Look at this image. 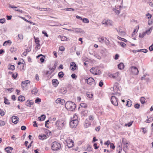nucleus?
Instances as JSON below:
<instances>
[{"label":"nucleus","mask_w":153,"mask_h":153,"mask_svg":"<svg viewBox=\"0 0 153 153\" xmlns=\"http://www.w3.org/2000/svg\"><path fill=\"white\" fill-rule=\"evenodd\" d=\"M65 106L67 110L71 111L74 110L76 107L75 103L70 101L67 102L65 104Z\"/></svg>","instance_id":"f257e3e1"},{"label":"nucleus","mask_w":153,"mask_h":153,"mask_svg":"<svg viewBox=\"0 0 153 153\" xmlns=\"http://www.w3.org/2000/svg\"><path fill=\"white\" fill-rule=\"evenodd\" d=\"M123 144V150L126 153H127V151L129 149L128 146L130 143L125 138H123L122 141Z\"/></svg>","instance_id":"f03ea898"},{"label":"nucleus","mask_w":153,"mask_h":153,"mask_svg":"<svg viewBox=\"0 0 153 153\" xmlns=\"http://www.w3.org/2000/svg\"><path fill=\"white\" fill-rule=\"evenodd\" d=\"M66 124V122L64 120H57L55 125L59 129H61L65 126Z\"/></svg>","instance_id":"7ed1b4c3"},{"label":"nucleus","mask_w":153,"mask_h":153,"mask_svg":"<svg viewBox=\"0 0 153 153\" xmlns=\"http://www.w3.org/2000/svg\"><path fill=\"white\" fill-rule=\"evenodd\" d=\"M60 148V144L57 142L55 141L52 143L51 149L53 150L57 151L59 150Z\"/></svg>","instance_id":"20e7f679"},{"label":"nucleus","mask_w":153,"mask_h":153,"mask_svg":"<svg viewBox=\"0 0 153 153\" xmlns=\"http://www.w3.org/2000/svg\"><path fill=\"white\" fill-rule=\"evenodd\" d=\"M118 85V83L117 82H115L113 87L111 88V90L113 91L115 93H117V94H118L119 96H120V94L119 93V92L120 91V89Z\"/></svg>","instance_id":"39448f33"},{"label":"nucleus","mask_w":153,"mask_h":153,"mask_svg":"<svg viewBox=\"0 0 153 153\" xmlns=\"http://www.w3.org/2000/svg\"><path fill=\"white\" fill-rule=\"evenodd\" d=\"M85 82H86L88 84L92 86H94L95 84V82L94 79L91 77H90L88 79H85Z\"/></svg>","instance_id":"423d86ee"},{"label":"nucleus","mask_w":153,"mask_h":153,"mask_svg":"<svg viewBox=\"0 0 153 153\" xmlns=\"http://www.w3.org/2000/svg\"><path fill=\"white\" fill-rule=\"evenodd\" d=\"M111 103L115 106L118 105V100L117 98L115 96H112L111 99Z\"/></svg>","instance_id":"0eeeda50"},{"label":"nucleus","mask_w":153,"mask_h":153,"mask_svg":"<svg viewBox=\"0 0 153 153\" xmlns=\"http://www.w3.org/2000/svg\"><path fill=\"white\" fill-rule=\"evenodd\" d=\"M122 5H120V6L118 5L116 6L115 7V8H114L113 10L116 14L118 15L120 13V10L122 8Z\"/></svg>","instance_id":"6e6552de"},{"label":"nucleus","mask_w":153,"mask_h":153,"mask_svg":"<svg viewBox=\"0 0 153 153\" xmlns=\"http://www.w3.org/2000/svg\"><path fill=\"white\" fill-rule=\"evenodd\" d=\"M131 71L133 74L137 75L139 73V71L136 67L132 66L131 68Z\"/></svg>","instance_id":"1a4fd4ad"},{"label":"nucleus","mask_w":153,"mask_h":153,"mask_svg":"<svg viewBox=\"0 0 153 153\" xmlns=\"http://www.w3.org/2000/svg\"><path fill=\"white\" fill-rule=\"evenodd\" d=\"M78 120H71L70 123V125L72 128L76 127L78 124Z\"/></svg>","instance_id":"9d476101"},{"label":"nucleus","mask_w":153,"mask_h":153,"mask_svg":"<svg viewBox=\"0 0 153 153\" xmlns=\"http://www.w3.org/2000/svg\"><path fill=\"white\" fill-rule=\"evenodd\" d=\"M90 71L93 74L97 75L99 74L100 70L97 68H92L90 69Z\"/></svg>","instance_id":"9b49d317"},{"label":"nucleus","mask_w":153,"mask_h":153,"mask_svg":"<svg viewBox=\"0 0 153 153\" xmlns=\"http://www.w3.org/2000/svg\"><path fill=\"white\" fill-rule=\"evenodd\" d=\"M102 24H103L107 25H112V21L110 20H106L104 19V20L102 22Z\"/></svg>","instance_id":"f8f14e48"},{"label":"nucleus","mask_w":153,"mask_h":153,"mask_svg":"<svg viewBox=\"0 0 153 153\" xmlns=\"http://www.w3.org/2000/svg\"><path fill=\"white\" fill-rule=\"evenodd\" d=\"M67 146L68 148H70L72 147L74 145L73 141L71 139H69L66 141Z\"/></svg>","instance_id":"ddd939ff"},{"label":"nucleus","mask_w":153,"mask_h":153,"mask_svg":"<svg viewBox=\"0 0 153 153\" xmlns=\"http://www.w3.org/2000/svg\"><path fill=\"white\" fill-rule=\"evenodd\" d=\"M19 120V118L16 116H13L12 117V121L13 123L15 124H17Z\"/></svg>","instance_id":"4468645a"},{"label":"nucleus","mask_w":153,"mask_h":153,"mask_svg":"<svg viewBox=\"0 0 153 153\" xmlns=\"http://www.w3.org/2000/svg\"><path fill=\"white\" fill-rule=\"evenodd\" d=\"M30 83V81L28 80H26L22 82L21 85L22 88L24 89L25 88L27 85Z\"/></svg>","instance_id":"2eb2a0df"},{"label":"nucleus","mask_w":153,"mask_h":153,"mask_svg":"<svg viewBox=\"0 0 153 153\" xmlns=\"http://www.w3.org/2000/svg\"><path fill=\"white\" fill-rule=\"evenodd\" d=\"M65 101L64 100H63L61 99L60 98H58L57 100H56V103H60L61 104L63 105V104L65 103Z\"/></svg>","instance_id":"dca6fc26"},{"label":"nucleus","mask_w":153,"mask_h":153,"mask_svg":"<svg viewBox=\"0 0 153 153\" xmlns=\"http://www.w3.org/2000/svg\"><path fill=\"white\" fill-rule=\"evenodd\" d=\"M70 67L71 68V70L72 71H74L75 70L77 67L75 63L74 62H72L71 63Z\"/></svg>","instance_id":"f3484780"},{"label":"nucleus","mask_w":153,"mask_h":153,"mask_svg":"<svg viewBox=\"0 0 153 153\" xmlns=\"http://www.w3.org/2000/svg\"><path fill=\"white\" fill-rule=\"evenodd\" d=\"M59 92L61 94H64L67 92L66 88L65 87H62L59 89Z\"/></svg>","instance_id":"a211bd4d"},{"label":"nucleus","mask_w":153,"mask_h":153,"mask_svg":"<svg viewBox=\"0 0 153 153\" xmlns=\"http://www.w3.org/2000/svg\"><path fill=\"white\" fill-rule=\"evenodd\" d=\"M73 31L76 33H82L83 32L82 30L79 28H73Z\"/></svg>","instance_id":"6ab92c4d"},{"label":"nucleus","mask_w":153,"mask_h":153,"mask_svg":"<svg viewBox=\"0 0 153 153\" xmlns=\"http://www.w3.org/2000/svg\"><path fill=\"white\" fill-rule=\"evenodd\" d=\"M119 75V73L118 72H117L115 73L111 74L110 76L111 77L114 79H116L117 78Z\"/></svg>","instance_id":"aec40b11"},{"label":"nucleus","mask_w":153,"mask_h":153,"mask_svg":"<svg viewBox=\"0 0 153 153\" xmlns=\"http://www.w3.org/2000/svg\"><path fill=\"white\" fill-rule=\"evenodd\" d=\"M52 83L53 85L55 87H57L59 84L58 80L56 79H54L52 80Z\"/></svg>","instance_id":"412c9836"},{"label":"nucleus","mask_w":153,"mask_h":153,"mask_svg":"<svg viewBox=\"0 0 153 153\" xmlns=\"http://www.w3.org/2000/svg\"><path fill=\"white\" fill-rule=\"evenodd\" d=\"M117 31L119 33V34L120 35H124L125 34V32L123 31L121 29L119 28H116Z\"/></svg>","instance_id":"4be33fe9"},{"label":"nucleus","mask_w":153,"mask_h":153,"mask_svg":"<svg viewBox=\"0 0 153 153\" xmlns=\"http://www.w3.org/2000/svg\"><path fill=\"white\" fill-rule=\"evenodd\" d=\"M13 149L10 147H7L5 149V150L7 153H11Z\"/></svg>","instance_id":"5701e85b"},{"label":"nucleus","mask_w":153,"mask_h":153,"mask_svg":"<svg viewBox=\"0 0 153 153\" xmlns=\"http://www.w3.org/2000/svg\"><path fill=\"white\" fill-rule=\"evenodd\" d=\"M85 124L84 126L85 128H87L89 127L91 124V122H89L88 121L86 120L85 121Z\"/></svg>","instance_id":"b1692460"},{"label":"nucleus","mask_w":153,"mask_h":153,"mask_svg":"<svg viewBox=\"0 0 153 153\" xmlns=\"http://www.w3.org/2000/svg\"><path fill=\"white\" fill-rule=\"evenodd\" d=\"M33 104V102H31L30 100H28L26 102V105L28 107H30L31 105Z\"/></svg>","instance_id":"393cba45"},{"label":"nucleus","mask_w":153,"mask_h":153,"mask_svg":"<svg viewBox=\"0 0 153 153\" xmlns=\"http://www.w3.org/2000/svg\"><path fill=\"white\" fill-rule=\"evenodd\" d=\"M46 117V116L45 115L43 114L41 115L40 117H38V120L40 121H42L44 120Z\"/></svg>","instance_id":"a878e982"},{"label":"nucleus","mask_w":153,"mask_h":153,"mask_svg":"<svg viewBox=\"0 0 153 153\" xmlns=\"http://www.w3.org/2000/svg\"><path fill=\"white\" fill-rule=\"evenodd\" d=\"M38 91V90L37 89V88L36 87H34L33 88V90H32L31 93L32 94H36L37 93Z\"/></svg>","instance_id":"bb28decb"},{"label":"nucleus","mask_w":153,"mask_h":153,"mask_svg":"<svg viewBox=\"0 0 153 153\" xmlns=\"http://www.w3.org/2000/svg\"><path fill=\"white\" fill-rule=\"evenodd\" d=\"M122 149V146L121 145H119L117 149V153H120Z\"/></svg>","instance_id":"cd10ccee"},{"label":"nucleus","mask_w":153,"mask_h":153,"mask_svg":"<svg viewBox=\"0 0 153 153\" xmlns=\"http://www.w3.org/2000/svg\"><path fill=\"white\" fill-rule=\"evenodd\" d=\"M106 40V38L104 37H101L99 38V41L100 42L102 43L105 41V40Z\"/></svg>","instance_id":"c85d7f7f"},{"label":"nucleus","mask_w":153,"mask_h":153,"mask_svg":"<svg viewBox=\"0 0 153 153\" xmlns=\"http://www.w3.org/2000/svg\"><path fill=\"white\" fill-rule=\"evenodd\" d=\"M124 64L123 63H120L118 65V68L120 70L123 69L124 68Z\"/></svg>","instance_id":"c756f323"},{"label":"nucleus","mask_w":153,"mask_h":153,"mask_svg":"<svg viewBox=\"0 0 153 153\" xmlns=\"http://www.w3.org/2000/svg\"><path fill=\"white\" fill-rule=\"evenodd\" d=\"M18 100L20 101H24L25 100V97L23 96H20L18 97Z\"/></svg>","instance_id":"7c9ffc66"},{"label":"nucleus","mask_w":153,"mask_h":153,"mask_svg":"<svg viewBox=\"0 0 153 153\" xmlns=\"http://www.w3.org/2000/svg\"><path fill=\"white\" fill-rule=\"evenodd\" d=\"M153 29V27H150L149 29L146 30L145 32V33L146 34H149L151 33V32Z\"/></svg>","instance_id":"2f4dec72"},{"label":"nucleus","mask_w":153,"mask_h":153,"mask_svg":"<svg viewBox=\"0 0 153 153\" xmlns=\"http://www.w3.org/2000/svg\"><path fill=\"white\" fill-rule=\"evenodd\" d=\"M46 136L45 135H39V139L41 140H43L46 139Z\"/></svg>","instance_id":"473e14b6"},{"label":"nucleus","mask_w":153,"mask_h":153,"mask_svg":"<svg viewBox=\"0 0 153 153\" xmlns=\"http://www.w3.org/2000/svg\"><path fill=\"white\" fill-rule=\"evenodd\" d=\"M12 43L11 41L10 40H8L5 41L3 44V46H6L7 45V44L10 43L11 44Z\"/></svg>","instance_id":"72a5a7b5"},{"label":"nucleus","mask_w":153,"mask_h":153,"mask_svg":"<svg viewBox=\"0 0 153 153\" xmlns=\"http://www.w3.org/2000/svg\"><path fill=\"white\" fill-rule=\"evenodd\" d=\"M132 105V102L130 100H128L127 101V104L126 105L127 106L129 107H130Z\"/></svg>","instance_id":"f704fd0d"},{"label":"nucleus","mask_w":153,"mask_h":153,"mask_svg":"<svg viewBox=\"0 0 153 153\" xmlns=\"http://www.w3.org/2000/svg\"><path fill=\"white\" fill-rule=\"evenodd\" d=\"M92 148L91 146L90 145H88L87 147V151L90 152L92 151Z\"/></svg>","instance_id":"c9c22d12"},{"label":"nucleus","mask_w":153,"mask_h":153,"mask_svg":"<svg viewBox=\"0 0 153 153\" xmlns=\"http://www.w3.org/2000/svg\"><path fill=\"white\" fill-rule=\"evenodd\" d=\"M49 8H39V10L41 11H48Z\"/></svg>","instance_id":"e433bc0d"},{"label":"nucleus","mask_w":153,"mask_h":153,"mask_svg":"<svg viewBox=\"0 0 153 153\" xmlns=\"http://www.w3.org/2000/svg\"><path fill=\"white\" fill-rule=\"evenodd\" d=\"M58 76L60 78H62L64 76V74L63 72L60 71L58 73Z\"/></svg>","instance_id":"4c0bfd02"},{"label":"nucleus","mask_w":153,"mask_h":153,"mask_svg":"<svg viewBox=\"0 0 153 153\" xmlns=\"http://www.w3.org/2000/svg\"><path fill=\"white\" fill-rule=\"evenodd\" d=\"M145 100L144 97H141L140 99V102L142 104H144L145 102Z\"/></svg>","instance_id":"58836bf2"},{"label":"nucleus","mask_w":153,"mask_h":153,"mask_svg":"<svg viewBox=\"0 0 153 153\" xmlns=\"http://www.w3.org/2000/svg\"><path fill=\"white\" fill-rule=\"evenodd\" d=\"M4 102L5 104L9 105L10 104V102H9L8 100L6 97L4 98Z\"/></svg>","instance_id":"ea45409f"},{"label":"nucleus","mask_w":153,"mask_h":153,"mask_svg":"<svg viewBox=\"0 0 153 153\" xmlns=\"http://www.w3.org/2000/svg\"><path fill=\"white\" fill-rule=\"evenodd\" d=\"M15 69V67L14 65H11L8 68L9 70H14Z\"/></svg>","instance_id":"a19ab883"},{"label":"nucleus","mask_w":153,"mask_h":153,"mask_svg":"<svg viewBox=\"0 0 153 153\" xmlns=\"http://www.w3.org/2000/svg\"><path fill=\"white\" fill-rule=\"evenodd\" d=\"M153 120V117H151L149 118L148 119H147L146 120V122L147 123H149L151 121H152Z\"/></svg>","instance_id":"79ce46f5"},{"label":"nucleus","mask_w":153,"mask_h":153,"mask_svg":"<svg viewBox=\"0 0 153 153\" xmlns=\"http://www.w3.org/2000/svg\"><path fill=\"white\" fill-rule=\"evenodd\" d=\"M146 35V33L145 32H143V33H140L139 35V37L140 38H142L143 37Z\"/></svg>","instance_id":"37998d69"},{"label":"nucleus","mask_w":153,"mask_h":153,"mask_svg":"<svg viewBox=\"0 0 153 153\" xmlns=\"http://www.w3.org/2000/svg\"><path fill=\"white\" fill-rule=\"evenodd\" d=\"M82 22L84 23H88L89 22V20L87 18H83L82 19Z\"/></svg>","instance_id":"c03bdc74"},{"label":"nucleus","mask_w":153,"mask_h":153,"mask_svg":"<svg viewBox=\"0 0 153 153\" xmlns=\"http://www.w3.org/2000/svg\"><path fill=\"white\" fill-rule=\"evenodd\" d=\"M107 50L105 48H102L101 50V53L103 54L104 53L107 52Z\"/></svg>","instance_id":"a18cd8bd"},{"label":"nucleus","mask_w":153,"mask_h":153,"mask_svg":"<svg viewBox=\"0 0 153 153\" xmlns=\"http://www.w3.org/2000/svg\"><path fill=\"white\" fill-rule=\"evenodd\" d=\"M34 38L35 40V42L36 44H39V38H36L35 37H34Z\"/></svg>","instance_id":"49530a36"},{"label":"nucleus","mask_w":153,"mask_h":153,"mask_svg":"<svg viewBox=\"0 0 153 153\" xmlns=\"http://www.w3.org/2000/svg\"><path fill=\"white\" fill-rule=\"evenodd\" d=\"M5 91H7L10 93H11L13 91V88H6L5 89Z\"/></svg>","instance_id":"de8ad7c7"},{"label":"nucleus","mask_w":153,"mask_h":153,"mask_svg":"<svg viewBox=\"0 0 153 153\" xmlns=\"http://www.w3.org/2000/svg\"><path fill=\"white\" fill-rule=\"evenodd\" d=\"M120 45L123 48H125L126 46V45L122 42H119Z\"/></svg>","instance_id":"09e8293b"},{"label":"nucleus","mask_w":153,"mask_h":153,"mask_svg":"<svg viewBox=\"0 0 153 153\" xmlns=\"http://www.w3.org/2000/svg\"><path fill=\"white\" fill-rule=\"evenodd\" d=\"M77 118H78V117H77V116L75 114H74V115H73L72 120H74V121H75V120H78Z\"/></svg>","instance_id":"8fccbe9b"},{"label":"nucleus","mask_w":153,"mask_h":153,"mask_svg":"<svg viewBox=\"0 0 153 153\" xmlns=\"http://www.w3.org/2000/svg\"><path fill=\"white\" fill-rule=\"evenodd\" d=\"M5 124V122L4 121L0 120V126H3Z\"/></svg>","instance_id":"3c124183"},{"label":"nucleus","mask_w":153,"mask_h":153,"mask_svg":"<svg viewBox=\"0 0 153 153\" xmlns=\"http://www.w3.org/2000/svg\"><path fill=\"white\" fill-rule=\"evenodd\" d=\"M18 37L20 39H22L23 38V36L22 34H19Z\"/></svg>","instance_id":"603ef678"},{"label":"nucleus","mask_w":153,"mask_h":153,"mask_svg":"<svg viewBox=\"0 0 153 153\" xmlns=\"http://www.w3.org/2000/svg\"><path fill=\"white\" fill-rule=\"evenodd\" d=\"M17 75H18L17 73L16 72L15 73L13 74L12 77L14 79H16L17 77Z\"/></svg>","instance_id":"864d4df0"},{"label":"nucleus","mask_w":153,"mask_h":153,"mask_svg":"<svg viewBox=\"0 0 153 153\" xmlns=\"http://www.w3.org/2000/svg\"><path fill=\"white\" fill-rule=\"evenodd\" d=\"M61 40L62 41H64L67 40V38L65 36H62L61 38Z\"/></svg>","instance_id":"5fc2aeb1"},{"label":"nucleus","mask_w":153,"mask_h":153,"mask_svg":"<svg viewBox=\"0 0 153 153\" xmlns=\"http://www.w3.org/2000/svg\"><path fill=\"white\" fill-rule=\"evenodd\" d=\"M133 123V121H131L128 123L126 124L125 125L126 126H128V127L132 125Z\"/></svg>","instance_id":"6e6d98bb"},{"label":"nucleus","mask_w":153,"mask_h":153,"mask_svg":"<svg viewBox=\"0 0 153 153\" xmlns=\"http://www.w3.org/2000/svg\"><path fill=\"white\" fill-rule=\"evenodd\" d=\"M134 107L137 109H138L140 107V105L138 103H136L134 105Z\"/></svg>","instance_id":"4d7b16f0"},{"label":"nucleus","mask_w":153,"mask_h":153,"mask_svg":"<svg viewBox=\"0 0 153 153\" xmlns=\"http://www.w3.org/2000/svg\"><path fill=\"white\" fill-rule=\"evenodd\" d=\"M0 114L2 116H4V111L1 110V108H0Z\"/></svg>","instance_id":"13d9d810"},{"label":"nucleus","mask_w":153,"mask_h":153,"mask_svg":"<svg viewBox=\"0 0 153 153\" xmlns=\"http://www.w3.org/2000/svg\"><path fill=\"white\" fill-rule=\"evenodd\" d=\"M64 10H65L69 11H73L74 10V9L72 8H65V9H64Z\"/></svg>","instance_id":"bf43d9fd"},{"label":"nucleus","mask_w":153,"mask_h":153,"mask_svg":"<svg viewBox=\"0 0 153 153\" xmlns=\"http://www.w3.org/2000/svg\"><path fill=\"white\" fill-rule=\"evenodd\" d=\"M41 101V99L39 98H37L35 100L36 103H37L38 102H40Z\"/></svg>","instance_id":"052dcab7"},{"label":"nucleus","mask_w":153,"mask_h":153,"mask_svg":"<svg viewBox=\"0 0 153 153\" xmlns=\"http://www.w3.org/2000/svg\"><path fill=\"white\" fill-rule=\"evenodd\" d=\"M93 146L94 147V149H98V148H99V147L97 146V143H94V144Z\"/></svg>","instance_id":"680f3d73"},{"label":"nucleus","mask_w":153,"mask_h":153,"mask_svg":"<svg viewBox=\"0 0 153 153\" xmlns=\"http://www.w3.org/2000/svg\"><path fill=\"white\" fill-rule=\"evenodd\" d=\"M28 53H27L25 51L22 54V56L23 57H24L25 56H26Z\"/></svg>","instance_id":"e2e57ef3"},{"label":"nucleus","mask_w":153,"mask_h":153,"mask_svg":"<svg viewBox=\"0 0 153 153\" xmlns=\"http://www.w3.org/2000/svg\"><path fill=\"white\" fill-rule=\"evenodd\" d=\"M72 78L74 79H76L77 76H76L75 74H72L71 75Z\"/></svg>","instance_id":"0e129e2a"},{"label":"nucleus","mask_w":153,"mask_h":153,"mask_svg":"<svg viewBox=\"0 0 153 153\" xmlns=\"http://www.w3.org/2000/svg\"><path fill=\"white\" fill-rule=\"evenodd\" d=\"M89 119L91 121V122L94 119L93 116L92 115H90L89 117Z\"/></svg>","instance_id":"69168bd1"},{"label":"nucleus","mask_w":153,"mask_h":153,"mask_svg":"<svg viewBox=\"0 0 153 153\" xmlns=\"http://www.w3.org/2000/svg\"><path fill=\"white\" fill-rule=\"evenodd\" d=\"M5 21V19L4 18L1 19H0V23L1 24L4 23Z\"/></svg>","instance_id":"338daca9"},{"label":"nucleus","mask_w":153,"mask_h":153,"mask_svg":"<svg viewBox=\"0 0 153 153\" xmlns=\"http://www.w3.org/2000/svg\"><path fill=\"white\" fill-rule=\"evenodd\" d=\"M149 49L150 51H152L153 50V43L151 45L149 46Z\"/></svg>","instance_id":"774afa93"}]
</instances>
